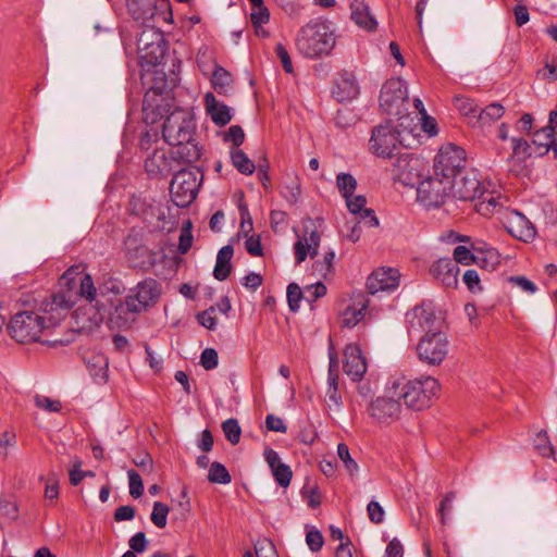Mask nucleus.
<instances>
[{"label": "nucleus", "mask_w": 557, "mask_h": 557, "mask_svg": "<svg viewBox=\"0 0 557 557\" xmlns=\"http://www.w3.org/2000/svg\"><path fill=\"white\" fill-rule=\"evenodd\" d=\"M73 306V295L52 294L41 301L37 311L24 310L15 313L11 318L8 330L12 338L18 343L40 342L41 335L60 324Z\"/></svg>", "instance_id": "obj_1"}, {"label": "nucleus", "mask_w": 557, "mask_h": 557, "mask_svg": "<svg viewBox=\"0 0 557 557\" xmlns=\"http://www.w3.org/2000/svg\"><path fill=\"white\" fill-rule=\"evenodd\" d=\"M438 392L440 383L432 376L414 380L397 379L386 387V393L397 396L409 409L418 411L428 408Z\"/></svg>", "instance_id": "obj_2"}, {"label": "nucleus", "mask_w": 557, "mask_h": 557, "mask_svg": "<svg viewBox=\"0 0 557 557\" xmlns=\"http://www.w3.org/2000/svg\"><path fill=\"white\" fill-rule=\"evenodd\" d=\"M335 47L334 33L326 21H310L297 34L296 48L308 59L327 55Z\"/></svg>", "instance_id": "obj_3"}, {"label": "nucleus", "mask_w": 557, "mask_h": 557, "mask_svg": "<svg viewBox=\"0 0 557 557\" xmlns=\"http://www.w3.org/2000/svg\"><path fill=\"white\" fill-rule=\"evenodd\" d=\"M429 172L428 162L413 153L399 154L393 163V178L405 186H417Z\"/></svg>", "instance_id": "obj_4"}, {"label": "nucleus", "mask_w": 557, "mask_h": 557, "mask_svg": "<svg viewBox=\"0 0 557 557\" xmlns=\"http://www.w3.org/2000/svg\"><path fill=\"white\" fill-rule=\"evenodd\" d=\"M454 184L434 174L428 176L417 185V199L426 208H440L451 197Z\"/></svg>", "instance_id": "obj_5"}, {"label": "nucleus", "mask_w": 557, "mask_h": 557, "mask_svg": "<svg viewBox=\"0 0 557 557\" xmlns=\"http://www.w3.org/2000/svg\"><path fill=\"white\" fill-rule=\"evenodd\" d=\"M195 129L196 124L189 112L176 109L166 116L163 123L162 135L165 143L174 146L191 139Z\"/></svg>", "instance_id": "obj_6"}, {"label": "nucleus", "mask_w": 557, "mask_h": 557, "mask_svg": "<svg viewBox=\"0 0 557 557\" xmlns=\"http://www.w3.org/2000/svg\"><path fill=\"white\" fill-rule=\"evenodd\" d=\"M408 88L404 79L392 78L382 86L380 107L385 113L401 119L408 110Z\"/></svg>", "instance_id": "obj_7"}, {"label": "nucleus", "mask_w": 557, "mask_h": 557, "mask_svg": "<svg viewBox=\"0 0 557 557\" xmlns=\"http://www.w3.org/2000/svg\"><path fill=\"white\" fill-rule=\"evenodd\" d=\"M161 295V285L154 278H146L139 282L135 288L131 289L125 298L124 304H120L115 311H124V309L132 313H139L147 309L149 306L157 302Z\"/></svg>", "instance_id": "obj_8"}, {"label": "nucleus", "mask_w": 557, "mask_h": 557, "mask_svg": "<svg viewBox=\"0 0 557 557\" xmlns=\"http://www.w3.org/2000/svg\"><path fill=\"white\" fill-rule=\"evenodd\" d=\"M198 174V171L186 169L174 174L170 185V194L176 207L186 208L196 199L202 178V175L199 178Z\"/></svg>", "instance_id": "obj_9"}, {"label": "nucleus", "mask_w": 557, "mask_h": 557, "mask_svg": "<svg viewBox=\"0 0 557 557\" xmlns=\"http://www.w3.org/2000/svg\"><path fill=\"white\" fill-rule=\"evenodd\" d=\"M466 151L459 146H443L434 159V174L451 181L465 171Z\"/></svg>", "instance_id": "obj_10"}, {"label": "nucleus", "mask_w": 557, "mask_h": 557, "mask_svg": "<svg viewBox=\"0 0 557 557\" xmlns=\"http://www.w3.org/2000/svg\"><path fill=\"white\" fill-rule=\"evenodd\" d=\"M400 143L399 129L388 121L372 128L369 150L376 157L392 158Z\"/></svg>", "instance_id": "obj_11"}, {"label": "nucleus", "mask_w": 557, "mask_h": 557, "mask_svg": "<svg viewBox=\"0 0 557 557\" xmlns=\"http://www.w3.org/2000/svg\"><path fill=\"white\" fill-rule=\"evenodd\" d=\"M419 359L429 366H438L448 352L447 337L442 332L426 333L417 346Z\"/></svg>", "instance_id": "obj_12"}, {"label": "nucleus", "mask_w": 557, "mask_h": 557, "mask_svg": "<svg viewBox=\"0 0 557 557\" xmlns=\"http://www.w3.org/2000/svg\"><path fill=\"white\" fill-rule=\"evenodd\" d=\"M397 396L389 395L377 397L368 407L369 414L381 424H391L399 419L401 404Z\"/></svg>", "instance_id": "obj_13"}, {"label": "nucleus", "mask_w": 557, "mask_h": 557, "mask_svg": "<svg viewBox=\"0 0 557 557\" xmlns=\"http://www.w3.org/2000/svg\"><path fill=\"white\" fill-rule=\"evenodd\" d=\"M451 182L454 184L451 197L454 198L475 201L476 199H481L482 195H484V187L473 172H463L458 177H454Z\"/></svg>", "instance_id": "obj_14"}, {"label": "nucleus", "mask_w": 557, "mask_h": 557, "mask_svg": "<svg viewBox=\"0 0 557 557\" xmlns=\"http://www.w3.org/2000/svg\"><path fill=\"white\" fill-rule=\"evenodd\" d=\"M124 248L133 267L148 268L154 265L156 253L140 243L137 233H131L124 240Z\"/></svg>", "instance_id": "obj_15"}, {"label": "nucleus", "mask_w": 557, "mask_h": 557, "mask_svg": "<svg viewBox=\"0 0 557 557\" xmlns=\"http://www.w3.org/2000/svg\"><path fill=\"white\" fill-rule=\"evenodd\" d=\"M399 285V273L396 269L380 268L373 271L367 280V289L374 295L379 292H391Z\"/></svg>", "instance_id": "obj_16"}, {"label": "nucleus", "mask_w": 557, "mask_h": 557, "mask_svg": "<svg viewBox=\"0 0 557 557\" xmlns=\"http://www.w3.org/2000/svg\"><path fill=\"white\" fill-rule=\"evenodd\" d=\"M154 40L146 41L147 33L140 34L138 37V50L141 64L157 65L161 62L164 55V47L161 45L162 35L157 30H151Z\"/></svg>", "instance_id": "obj_17"}, {"label": "nucleus", "mask_w": 557, "mask_h": 557, "mask_svg": "<svg viewBox=\"0 0 557 557\" xmlns=\"http://www.w3.org/2000/svg\"><path fill=\"white\" fill-rule=\"evenodd\" d=\"M344 372L352 380L359 381L367 372L366 358L359 346L350 344L344 350Z\"/></svg>", "instance_id": "obj_18"}, {"label": "nucleus", "mask_w": 557, "mask_h": 557, "mask_svg": "<svg viewBox=\"0 0 557 557\" xmlns=\"http://www.w3.org/2000/svg\"><path fill=\"white\" fill-rule=\"evenodd\" d=\"M305 231L306 234L298 236L297 242L294 244V253L297 264L304 262L308 256L311 258L315 257L320 246L321 236L317 228L309 230V227L305 225Z\"/></svg>", "instance_id": "obj_19"}, {"label": "nucleus", "mask_w": 557, "mask_h": 557, "mask_svg": "<svg viewBox=\"0 0 557 557\" xmlns=\"http://www.w3.org/2000/svg\"><path fill=\"white\" fill-rule=\"evenodd\" d=\"M163 100L160 87L153 86L147 90L143 100V113L146 123H154L163 116L165 112Z\"/></svg>", "instance_id": "obj_20"}, {"label": "nucleus", "mask_w": 557, "mask_h": 557, "mask_svg": "<svg viewBox=\"0 0 557 557\" xmlns=\"http://www.w3.org/2000/svg\"><path fill=\"white\" fill-rule=\"evenodd\" d=\"M508 233L519 240L529 243L536 236V230L534 225L521 213L512 211L506 224Z\"/></svg>", "instance_id": "obj_21"}, {"label": "nucleus", "mask_w": 557, "mask_h": 557, "mask_svg": "<svg viewBox=\"0 0 557 557\" xmlns=\"http://www.w3.org/2000/svg\"><path fill=\"white\" fill-rule=\"evenodd\" d=\"M431 274L445 287H456L459 267L450 258H441L430 268Z\"/></svg>", "instance_id": "obj_22"}, {"label": "nucleus", "mask_w": 557, "mask_h": 557, "mask_svg": "<svg viewBox=\"0 0 557 557\" xmlns=\"http://www.w3.org/2000/svg\"><path fill=\"white\" fill-rule=\"evenodd\" d=\"M264 458L276 483L282 487H287L290 484L293 476L289 466L283 463L278 454L272 448H267L264 450Z\"/></svg>", "instance_id": "obj_23"}, {"label": "nucleus", "mask_w": 557, "mask_h": 557, "mask_svg": "<svg viewBox=\"0 0 557 557\" xmlns=\"http://www.w3.org/2000/svg\"><path fill=\"white\" fill-rule=\"evenodd\" d=\"M350 17L362 29L372 32L377 27V21L371 13L364 0H352L350 3Z\"/></svg>", "instance_id": "obj_24"}, {"label": "nucleus", "mask_w": 557, "mask_h": 557, "mask_svg": "<svg viewBox=\"0 0 557 557\" xmlns=\"http://www.w3.org/2000/svg\"><path fill=\"white\" fill-rule=\"evenodd\" d=\"M206 112L216 126H224L232 120L231 108L219 102L212 92L205 95Z\"/></svg>", "instance_id": "obj_25"}, {"label": "nucleus", "mask_w": 557, "mask_h": 557, "mask_svg": "<svg viewBox=\"0 0 557 557\" xmlns=\"http://www.w3.org/2000/svg\"><path fill=\"white\" fill-rule=\"evenodd\" d=\"M346 206L352 214H359L362 223L368 227H375L379 225V219L372 209H366L367 199L364 196H348L345 198Z\"/></svg>", "instance_id": "obj_26"}, {"label": "nucleus", "mask_w": 557, "mask_h": 557, "mask_svg": "<svg viewBox=\"0 0 557 557\" xmlns=\"http://www.w3.org/2000/svg\"><path fill=\"white\" fill-rule=\"evenodd\" d=\"M359 94V86L355 77L349 73H344L337 79L333 89V96L338 102H347L355 99Z\"/></svg>", "instance_id": "obj_27"}, {"label": "nucleus", "mask_w": 557, "mask_h": 557, "mask_svg": "<svg viewBox=\"0 0 557 557\" xmlns=\"http://www.w3.org/2000/svg\"><path fill=\"white\" fill-rule=\"evenodd\" d=\"M86 367L90 376L97 384H104L108 381V358L103 354H92L86 359Z\"/></svg>", "instance_id": "obj_28"}, {"label": "nucleus", "mask_w": 557, "mask_h": 557, "mask_svg": "<svg viewBox=\"0 0 557 557\" xmlns=\"http://www.w3.org/2000/svg\"><path fill=\"white\" fill-rule=\"evenodd\" d=\"M412 315V319L409 320L412 329L418 325L420 329L426 331V333H433L432 330L436 321V317L431 302H424L420 307H416Z\"/></svg>", "instance_id": "obj_29"}, {"label": "nucleus", "mask_w": 557, "mask_h": 557, "mask_svg": "<svg viewBox=\"0 0 557 557\" xmlns=\"http://www.w3.org/2000/svg\"><path fill=\"white\" fill-rule=\"evenodd\" d=\"M234 255V248L232 245L223 246L218 255L215 267L213 269V276L218 281H225L232 271V258Z\"/></svg>", "instance_id": "obj_30"}, {"label": "nucleus", "mask_w": 557, "mask_h": 557, "mask_svg": "<svg viewBox=\"0 0 557 557\" xmlns=\"http://www.w3.org/2000/svg\"><path fill=\"white\" fill-rule=\"evenodd\" d=\"M126 7L132 17L140 23H146L154 15L152 0H126Z\"/></svg>", "instance_id": "obj_31"}, {"label": "nucleus", "mask_w": 557, "mask_h": 557, "mask_svg": "<svg viewBox=\"0 0 557 557\" xmlns=\"http://www.w3.org/2000/svg\"><path fill=\"white\" fill-rule=\"evenodd\" d=\"M505 113V108L498 103L493 102L484 109H479L475 121H471L472 126L485 127L492 125L499 120Z\"/></svg>", "instance_id": "obj_32"}, {"label": "nucleus", "mask_w": 557, "mask_h": 557, "mask_svg": "<svg viewBox=\"0 0 557 557\" xmlns=\"http://www.w3.org/2000/svg\"><path fill=\"white\" fill-rule=\"evenodd\" d=\"M173 147L175 148L173 151L174 158L182 162L193 163L200 159L201 151L194 137L186 143L177 144Z\"/></svg>", "instance_id": "obj_33"}, {"label": "nucleus", "mask_w": 557, "mask_h": 557, "mask_svg": "<svg viewBox=\"0 0 557 557\" xmlns=\"http://www.w3.org/2000/svg\"><path fill=\"white\" fill-rule=\"evenodd\" d=\"M145 169L150 175H158L169 169V160L163 149H153L145 161Z\"/></svg>", "instance_id": "obj_34"}, {"label": "nucleus", "mask_w": 557, "mask_h": 557, "mask_svg": "<svg viewBox=\"0 0 557 557\" xmlns=\"http://www.w3.org/2000/svg\"><path fill=\"white\" fill-rule=\"evenodd\" d=\"M474 205L475 210L484 216H490L500 210L502 205L498 201V198L494 196L493 191H488L484 188V195H482L481 199L475 200Z\"/></svg>", "instance_id": "obj_35"}, {"label": "nucleus", "mask_w": 557, "mask_h": 557, "mask_svg": "<svg viewBox=\"0 0 557 557\" xmlns=\"http://www.w3.org/2000/svg\"><path fill=\"white\" fill-rule=\"evenodd\" d=\"M474 205L475 210L484 216H490L500 210L502 205L498 201V198L494 196L493 191H488L484 188V195H482L481 199L475 200Z\"/></svg>", "instance_id": "obj_36"}, {"label": "nucleus", "mask_w": 557, "mask_h": 557, "mask_svg": "<svg viewBox=\"0 0 557 557\" xmlns=\"http://www.w3.org/2000/svg\"><path fill=\"white\" fill-rule=\"evenodd\" d=\"M474 205L475 210L484 216H490L500 210L502 205L498 201V198L494 196L493 191H488L484 188V195H482L481 199L475 200Z\"/></svg>", "instance_id": "obj_37"}, {"label": "nucleus", "mask_w": 557, "mask_h": 557, "mask_svg": "<svg viewBox=\"0 0 557 557\" xmlns=\"http://www.w3.org/2000/svg\"><path fill=\"white\" fill-rule=\"evenodd\" d=\"M77 285L79 287L77 293H73L72 289L61 290L60 293L73 295L74 300L79 295L91 304L96 299L97 293L92 277L89 274H83L78 276Z\"/></svg>", "instance_id": "obj_38"}, {"label": "nucleus", "mask_w": 557, "mask_h": 557, "mask_svg": "<svg viewBox=\"0 0 557 557\" xmlns=\"http://www.w3.org/2000/svg\"><path fill=\"white\" fill-rule=\"evenodd\" d=\"M233 79L228 71L220 65H215L212 74L211 83L214 90L220 95H227V88L231 86Z\"/></svg>", "instance_id": "obj_39"}, {"label": "nucleus", "mask_w": 557, "mask_h": 557, "mask_svg": "<svg viewBox=\"0 0 557 557\" xmlns=\"http://www.w3.org/2000/svg\"><path fill=\"white\" fill-rule=\"evenodd\" d=\"M231 160L239 173L250 175L255 172L256 166L253 162L242 149H231Z\"/></svg>", "instance_id": "obj_40"}, {"label": "nucleus", "mask_w": 557, "mask_h": 557, "mask_svg": "<svg viewBox=\"0 0 557 557\" xmlns=\"http://www.w3.org/2000/svg\"><path fill=\"white\" fill-rule=\"evenodd\" d=\"M474 263L486 270H494L500 263V255L496 249L488 248L475 256Z\"/></svg>", "instance_id": "obj_41"}, {"label": "nucleus", "mask_w": 557, "mask_h": 557, "mask_svg": "<svg viewBox=\"0 0 557 557\" xmlns=\"http://www.w3.org/2000/svg\"><path fill=\"white\" fill-rule=\"evenodd\" d=\"M336 186L343 198H348L357 188V180L351 174L342 172L336 176Z\"/></svg>", "instance_id": "obj_42"}, {"label": "nucleus", "mask_w": 557, "mask_h": 557, "mask_svg": "<svg viewBox=\"0 0 557 557\" xmlns=\"http://www.w3.org/2000/svg\"><path fill=\"white\" fill-rule=\"evenodd\" d=\"M208 480L215 484H228L232 476L222 463L214 461L209 468Z\"/></svg>", "instance_id": "obj_43"}, {"label": "nucleus", "mask_w": 557, "mask_h": 557, "mask_svg": "<svg viewBox=\"0 0 557 557\" xmlns=\"http://www.w3.org/2000/svg\"><path fill=\"white\" fill-rule=\"evenodd\" d=\"M455 106L462 115L472 119V121H475L479 107L472 99L467 97H456Z\"/></svg>", "instance_id": "obj_44"}, {"label": "nucleus", "mask_w": 557, "mask_h": 557, "mask_svg": "<svg viewBox=\"0 0 557 557\" xmlns=\"http://www.w3.org/2000/svg\"><path fill=\"white\" fill-rule=\"evenodd\" d=\"M222 430L227 441L236 445L240 440L242 429L236 419L230 418L222 423Z\"/></svg>", "instance_id": "obj_45"}, {"label": "nucleus", "mask_w": 557, "mask_h": 557, "mask_svg": "<svg viewBox=\"0 0 557 557\" xmlns=\"http://www.w3.org/2000/svg\"><path fill=\"white\" fill-rule=\"evenodd\" d=\"M366 305L360 308L348 307L343 312V325L347 327L356 326L364 317Z\"/></svg>", "instance_id": "obj_46"}, {"label": "nucleus", "mask_w": 557, "mask_h": 557, "mask_svg": "<svg viewBox=\"0 0 557 557\" xmlns=\"http://www.w3.org/2000/svg\"><path fill=\"white\" fill-rule=\"evenodd\" d=\"M335 259L334 250H330L324 255L322 261L318 260L313 264V270L323 278L333 273V261Z\"/></svg>", "instance_id": "obj_47"}, {"label": "nucleus", "mask_w": 557, "mask_h": 557, "mask_svg": "<svg viewBox=\"0 0 557 557\" xmlns=\"http://www.w3.org/2000/svg\"><path fill=\"white\" fill-rule=\"evenodd\" d=\"M250 20L255 27L256 35H260L259 27L270 21V11L264 4L261 7H253L250 13Z\"/></svg>", "instance_id": "obj_48"}, {"label": "nucleus", "mask_w": 557, "mask_h": 557, "mask_svg": "<svg viewBox=\"0 0 557 557\" xmlns=\"http://www.w3.org/2000/svg\"><path fill=\"white\" fill-rule=\"evenodd\" d=\"M170 508L168 505L161 502H154L153 509L150 516L152 523L158 528H164L166 525V518Z\"/></svg>", "instance_id": "obj_49"}, {"label": "nucleus", "mask_w": 557, "mask_h": 557, "mask_svg": "<svg viewBox=\"0 0 557 557\" xmlns=\"http://www.w3.org/2000/svg\"><path fill=\"white\" fill-rule=\"evenodd\" d=\"M337 455L338 458L343 461L344 467L348 471L350 475H354L358 472V465L357 462L351 458L349 448L346 444L339 443L337 445Z\"/></svg>", "instance_id": "obj_50"}, {"label": "nucleus", "mask_w": 557, "mask_h": 557, "mask_svg": "<svg viewBox=\"0 0 557 557\" xmlns=\"http://www.w3.org/2000/svg\"><path fill=\"white\" fill-rule=\"evenodd\" d=\"M286 296L289 310L296 312L299 309V302L304 297V293L299 285L296 283L288 284Z\"/></svg>", "instance_id": "obj_51"}, {"label": "nucleus", "mask_w": 557, "mask_h": 557, "mask_svg": "<svg viewBox=\"0 0 557 557\" xmlns=\"http://www.w3.org/2000/svg\"><path fill=\"white\" fill-rule=\"evenodd\" d=\"M129 495L139 498L144 494V483L138 472L131 469L127 471Z\"/></svg>", "instance_id": "obj_52"}, {"label": "nucleus", "mask_w": 557, "mask_h": 557, "mask_svg": "<svg viewBox=\"0 0 557 557\" xmlns=\"http://www.w3.org/2000/svg\"><path fill=\"white\" fill-rule=\"evenodd\" d=\"M511 143H512V154L518 158L527 159V158H530L534 153V150H532V146L527 140H524L522 138L513 137V138H511Z\"/></svg>", "instance_id": "obj_53"}, {"label": "nucleus", "mask_w": 557, "mask_h": 557, "mask_svg": "<svg viewBox=\"0 0 557 557\" xmlns=\"http://www.w3.org/2000/svg\"><path fill=\"white\" fill-rule=\"evenodd\" d=\"M191 245H193L191 222L187 221V223L181 230L180 242H178V251L182 255H185L188 252Z\"/></svg>", "instance_id": "obj_54"}, {"label": "nucleus", "mask_w": 557, "mask_h": 557, "mask_svg": "<svg viewBox=\"0 0 557 557\" xmlns=\"http://www.w3.org/2000/svg\"><path fill=\"white\" fill-rule=\"evenodd\" d=\"M537 134H539V131H536L534 133L532 144L535 147L534 153L542 157L550 150V146H552V144H554V136L545 137L544 135H541L540 137H536Z\"/></svg>", "instance_id": "obj_55"}, {"label": "nucleus", "mask_w": 557, "mask_h": 557, "mask_svg": "<svg viewBox=\"0 0 557 557\" xmlns=\"http://www.w3.org/2000/svg\"><path fill=\"white\" fill-rule=\"evenodd\" d=\"M454 259H451L456 264L461 263L463 265H469L471 263H474L475 261V255L472 253L466 246H457L454 249Z\"/></svg>", "instance_id": "obj_56"}, {"label": "nucleus", "mask_w": 557, "mask_h": 557, "mask_svg": "<svg viewBox=\"0 0 557 557\" xmlns=\"http://www.w3.org/2000/svg\"><path fill=\"white\" fill-rule=\"evenodd\" d=\"M35 406L44 409L48 412H59L62 408L61 403L59 400L50 399L44 395H35L34 397Z\"/></svg>", "instance_id": "obj_57"}, {"label": "nucleus", "mask_w": 557, "mask_h": 557, "mask_svg": "<svg viewBox=\"0 0 557 557\" xmlns=\"http://www.w3.org/2000/svg\"><path fill=\"white\" fill-rule=\"evenodd\" d=\"M255 552L257 557H278L274 544L263 539L255 544Z\"/></svg>", "instance_id": "obj_58"}, {"label": "nucleus", "mask_w": 557, "mask_h": 557, "mask_svg": "<svg viewBox=\"0 0 557 557\" xmlns=\"http://www.w3.org/2000/svg\"><path fill=\"white\" fill-rule=\"evenodd\" d=\"M200 364L206 370H213L219 364V356L215 349L205 348L200 356Z\"/></svg>", "instance_id": "obj_59"}, {"label": "nucleus", "mask_w": 557, "mask_h": 557, "mask_svg": "<svg viewBox=\"0 0 557 557\" xmlns=\"http://www.w3.org/2000/svg\"><path fill=\"white\" fill-rule=\"evenodd\" d=\"M224 140L233 143V149H238L245 140V133L239 125H232L225 133Z\"/></svg>", "instance_id": "obj_60"}, {"label": "nucleus", "mask_w": 557, "mask_h": 557, "mask_svg": "<svg viewBox=\"0 0 557 557\" xmlns=\"http://www.w3.org/2000/svg\"><path fill=\"white\" fill-rule=\"evenodd\" d=\"M76 275H83L79 272V267H71L60 277V285L63 287H67V289H73L77 285L78 281V277L76 278Z\"/></svg>", "instance_id": "obj_61"}, {"label": "nucleus", "mask_w": 557, "mask_h": 557, "mask_svg": "<svg viewBox=\"0 0 557 557\" xmlns=\"http://www.w3.org/2000/svg\"><path fill=\"white\" fill-rule=\"evenodd\" d=\"M535 447L540 450L541 455L550 457L554 455V448L549 445L547 433L541 431L535 437Z\"/></svg>", "instance_id": "obj_62"}, {"label": "nucleus", "mask_w": 557, "mask_h": 557, "mask_svg": "<svg viewBox=\"0 0 557 557\" xmlns=\"http://www.w3.org/2000/svg\"><path fill=\"white\" fill-rule=\"evenodd\" d=\"M367 511L371 522L379 524L384 521L385 511L380 503L371 500L367 506Z\"/></svg>", "instance_id": "obj_63"}, {"label": "nucleus", "mask_w": 557, "mask_h": 557, "mask_svg": "<svg viewBox=\"0 0 557 557\" xmlns=\"http://www.w3.org/2000/svg\"><path fill=\"white\" fill-rule=\"evenodd\" d=\"M462 281L471 293H478L482 290L480 277L475 270H467L463 273Z\"/></svg>", "instance_id": "obj_64"}]
</instances>
